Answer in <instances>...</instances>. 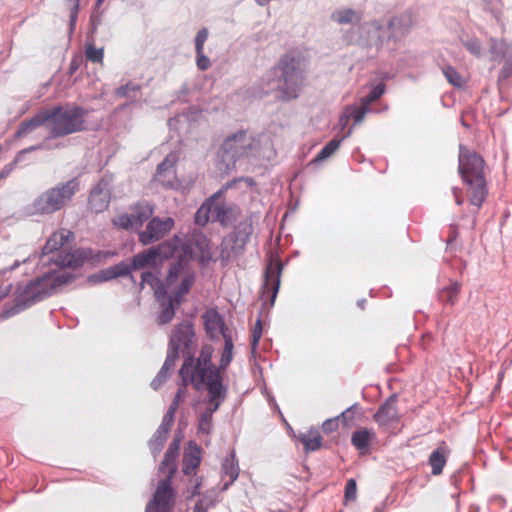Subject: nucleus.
Wrapping results in <instances>:
<instances>
[{
    "mask_svg": "<svg viewBox=\"0 0 512 512\" xmlns=\"http://www.w3.org/2000/svg\"><path fill=\"white\" fill-rule=\"evenodd\" d=\"M398 409L396 407V397H390L384 404H382L374 415L375 421L381 426L390 425L392 422L398 420Z\"/></svg>",
    "mask_w": 512,
    "mask_h": 512,
    "instance_id": "nucleus-24",
    "label": "nucleus"
},
{
    "mask_svg": "<svg viewBox=\"0 0 512 512\" xmlns=\"http://www.w3.org/2000/svg\"><path fill=\"white\" fill-rule=\"evenodd\" d=\"M194 281H195L194 273H187L183 277L179 288L177 289V291L175 292V294L173 296L175 298V301L177 304H180L182 296L185 295L186 293H188V291L190 290Z\"/></svg>",
    "mask_w": 512,
    "mask_h": 512,
    "instance_id": "nucleus-44",
    "label": "nucleus"
},
{
    "mask_svg": "<svg viewBox=\"0 0 512 512\" xmlns=\"http://www.w3.org/2000/svg\"><path fill=\"white\" fill-rule=\"evenodd\" d=\"M73 236L74 234L67 229H60L54 232L43 247L42 253L39 256L40 262L43 265L54 262L59 268H76L82 265L84 261L88 259V253L83 249H77L66 254H59L56 257L49 256L68 243Z\"/></svg>",
    "mask_w": 512,
    "mask_h": 512,
    "instance_id": "nucleus-10",
    "label": "nucleus"
},
{
    "mask_svg": "<svg viewBox=\"0 0 512 512\" xmlns=\"http://www.w3.org/2000/svg\"><path fill=\"white\" fill-rule=\"evenodd\" d=\"M460 42L462 46L475 57L480 58L483 55L484 48L478 38L464 35L460 37Z\"/></svg>",
    "mask_w": 512,
    "mask_h": 512,
    "instance_id": "nucleus-37",
    "label": "nucleus"
},
{
    "mask_svg": "<svg viewBox=\"0 0 512 512\" xmlns=\"http://www.w3.org/2000/svg\"><path fill=\"white\" fill-rule=\"evenodd\" d=\"M178 407H179V403H178L177 401H174V400H173V402L171 403V405H170V407H169L168 411H169V412H172V413H174V414H175V413H176V411H177V409H178Z\"/></svg>",
    "mask_w": 512,
    "mask_h": 512,
    "instance_id": "nucleus-64",
    "label": "nucleus"
},
{
    "mask_svg": "<svg viewBox=\"0 0 512 512\" xmlns=\"http://www.w3.org/2000/svg\"><path fill=\"white\" fill-rule=\"evenodd\" d=\"M114 273L112 270V267L105 269L97 274L91 275L88 280L90 282L99 283V282H105L114 279Z\"/></svg>",
    "mask_w": 512,
    "mask_h": 512,
    "instance_id": "nucleus-50",
    "label": "nucleus"
},
{
    "mask_svg": "<svg viewBox=\"0 0 512 512\" xmlns=\"http://www.w3.org/2000/svg\"><path fill=\"white\" fill-rule=\"evenodd\" d=\"M183 398H184V390L182 388H180L174 397V401H177L180 404V402L183 400Z\"/></svg>",
    "mask_w": 512,
    "mask_h": 512,
    "instance_id": "nucleus-63",
    "label": "nucleus"
},
{
    "mask_svg": "<svg viewBox=\"0 0 512 512\" xmlns=\"http://www.w3.org/2000/svg\"><path fill=\"white\" fill-rule=\"evenodd\" d=\"M351 116H352V113H348L346 110L341 115V117L339 118V122H338V125L341 128V130H343L347 126Z\"/></svg>",
    "mask_w": 512,
    "mask_h": 512,
    "instance_id": "nucleus-60",
    "label": "nucleus"
},
{
    "mask_svg": "<svg viewBox=\"0 0 512 512\" xmlns=\"http://www.w3.org/2000/svg\"><path fill=\"white\" fill-rule=\"evenodd\" d=\"M308 67L307 58L298 51H291L279 60L277 69L280 71L278 78L271 79L267 75V88H263L262 93L268 94L276 90L283 101H290L298 98L301 89L306 80V71Z\"/></svg>",
    "mask_w": 512,
    "mask_h": 512,
    "instance_id": "nucleus-1",
    "label": "nucleus"
},
{
    "mask_svg": "<svg viewBox=\"0 0 512 512\" xmlns=\"http://www.w3.org/2000/svg\"><path fill=\"white\" fill-rule=\"evenodd\" d=\"M74 280L75 275L72 272L62 269L52 270L43 274L26 285L17 297L16 305L9 312L8 316L19 313L36 302L58 293Z\"/></svg>",
    "mask_w": 512,
    "mask_h": 512,
    "instance_id": "nucleus-3",
    "label": "nucleus"
},
{
    "mask_svg": "<svg viewBox=\"0 0 512 512\" xmlns=\"http://www.w3.org/2000/svg\"><path fill=\"white\" fill-rule=\"evenodd\" d=\"M175 248L167 244H162L159 247H152L148 250L136 254L132 259V267L134 270L144 268L149 265L156 264L157 258H168L173 255Z\"/></svg>",
    "mask_w": 512,
    "mask_h": 512,
    "instance_id": "nucleus-18",
    "label": "nucleus"
},
{
    "mask_svg": "<svg viewBox=\"0 0 512 512\" xmlns=\"http://www.w3.org/2000/svg\"><path fill=\"white\" fill-rule=\"evenodd\" d=\"M152 213L153 209L148 203L137 204L132 213L136 227H141L142 224L151 217Z\"/></svg>",
    "mask_w": 512,
    "mask_h": 512,
    "instance_id": "nucleus-41",
    "label": "nucleus"
},
{
    "mask_svg": "<svg viewBox=\"0 0 512 512\" xmlns=\"http://www.w3.org/2000/svg\"><path fill=\"white\" fill-rule=\"evenodd\" d=\"M207 390V401L205 410L199 415L197 432L202 435H210L213 428V414L219 409L227 397L228 387L226 385H214L211 383Z\"/></svg>",
    "mask_w": 512,
    "mask_h": 512,
    "instance_id": "nucleus-11",
    "label": "nucleus"
},
{
    "mask_svg": "<svg viewBox=\"0 0 512 512\" xmlns=\"http://www.w3.org/2000/svg\"><path fill=\"white\" fill-rule=\"evenodd\" d=\"M360 18V13L351 8L338 9L331 15V19L341 25L358 22Z\"/></svg>",
    "mask_w": 512,
    "mask_h": 512,
    "instance_id": "nucleus-36",
    "label": "nucleus"
},
{
    "mask_svg": "<svg viewBox=\"0 0 512 512\" xmlns=\"http://www.w3.org/2000/svg\"><path fill=\"white\" fill-rule=\"evenodd\" d=\"M47 117L43 110L33 116L30 120L23 122L16 131L14 138L20 139L27 137L41 127L46 128Z\"/></svg>",
    "mask_w": 512,
    "mask_h": 512,
    "instance_id": "nucleus-28",
    "label": "nucleus"
},
{
    "mask_svg": "<svg viewBox=\"0 0 512 512\" xmlns=\"http://www.w3.org/2000/svg\"><path fill=\"white\" fill-rule=\"evenodd\" d=\"M209 36L207 28L200 29L194 39L196 52V66L200 71H206L211 67V61L204 53V44Z\"/></svg>",
    "mask_w": 512,
    "mask_h": 512,
    "instance_id": "nucleus-25",
    "label": "nucleus"
},
{
    "mask_svg": "<svg viewBox=\"0 0 512 512\" xmlns=\"http://www.w3.org/2000/svg\"><path fill=\"white\" fill-rule=\"evenodd\" d=\"M459 172L468 186L470 203L480 207L487 196L483 159L475 152L460 146Z\"/></svg>",
    "mask_w": 512,
    "mask_h": 512,
    "instance_id": "nucleus-6",
    "label": "nucleus"
},
{
    "mask_svg": "<svg viewBox=\"0 0 512 512\" xmlns=\"http://www.w3.org/2000/svg\"><path fill=\"white\" fill-rule=\"evenodd\" d=\"M281 271L282 265L279 262H271L265 271L263 288L265 292H271L272 303L274 302L279 290Z\"/></svg>",
    "mask_w": 512,
    "mask_h": 512,
    "instance_id": "nucleus-23",
    "label": "nucleus"
},
{
    "mask_svg": "<svg viewBox=\"0 0 512 512\" xmlns=\"http://www.w3.org/2000/svg\"><path fill=\"white\" fill-rule=\"evenodd\" d=\"M112 270L115 278L120 276L130 275L131 271L134 270L132 267V263L120 262L114 266H112Z\"/></svg>",
    "mask_w": 512,
    "mask_h": 512,
    "instance_id": "nucleus-51",
    "label": "nucleus"
},
{
    "mask_svg": "<svg viewBox=\"0 0 512 512\" xmlns=\"http://www.w3.org/2000/svg\"><path fill=\"white\" fill-rule=\"evenodd\" d=\"M175 414L172 412L167 411L162 419L161 425L171 428L173 422H174Z\"/></svg>",
    "mask_w": 512,
    "mask_h": 512,
    "instance_id": "nucleus-59",
    "label": "nucleus"
},
{
    "mask_svg": "<svg viewBox=\"0 0 512 512\" xmlns=\"http://www.w3.org/2000/svg\"><path fill=\"white\" fill-rule=\"evenodd\" d=\"M178 159V154L176 152H171L157 167L154 180L164 188H177L179 185L176 172L174 170V165Z\"/></svg>",
    "mask_w": 512,
    "mask_h": 512,
    "instance_id": "nucleus-14",
    "label": "nucleus"
},
{
    "mask_svg": "<svg viewBox=\"0 0 512 512\" xmlns=\"http://www.w3.org/2000/svg\"><path fill=\"white\" fill-rule=\"evenodd\" d=\"M345 497L347 500H354L356 498V481L349 479L345 487Z\"/></svg>",
    "mask_w": 512,
    "mask_h": 512,
    "instance_id": "nucleus-57",
    "label": "nucleus"
},
{
    "mask_svg": "<svg viewBox=\"0 0 512 512\" xmlns=\"http://www.w3.org/2000/svg\"><path fill=\"white\" fill-rule=\"evenodd\" d=\"M79 190V181L74 178L65 183L51 187L29 204L27 213L33 215H50L63 209Z\"/></svg>",
    "mask_w": 512,
    "mask_h": 512,
    "instance_id": "nucleus-7",
    "label": "nucleus"
},
{
    "mask_svg": "<svg viewBox=\"0 0 512 512\" xmlns=\"http://www.w3.org/2000/svg\"><path fill=\"white\" fill-rule=\"evenodd\" d=\"M269 146L270 141L267 137L254 136L240 130L228 136L222 143L218 153V170L227 174L235 169L238 160L265 158V149Z\"/></svg>",
    "mask_w": 512,
    "mask_h": 512,
    "instance_id": "nucleus-2",
    "label": "nucleus"
},
{
    "mask_svg": "<svg viewBox=\"0 0 512 512\" xmlns=\"http://www.w3.org/2000/svg\"><path fill=\"white\" fill-rule=\"evenodd\" d=\"M41 148H42L41 145H33V146H30L28 148H25V149L21 150L17 154V156L15 157L14 161L12 163H9V164L5 165L3 167V169L0 171V179L3 180V179L8 177L12 173V171L15 168V165L21 160V157H22L23 154L28 153V152H32V151H35V150H39Z\"/></svg>",
    "mask_w": 512,
    "mask_h": 512,
    "instance_id": "nucleus-43",
    "label": "nucleus"
},
{
    "mask_svg": "<svg viewBox=\"0 0 512 512\" xmlns=\"http://www.w3.org/2000/svg\"><path fill=\"white\" fill-rule=\"evenodd\" d=\"M388 30V40L398 41L410 32L415 24L411 11H405L385 22Z\"/></svg>",
    "mask_w": 512,
    "mask_h": 512,
    "instance_id": "nucleus-17",
    "label": "nucleus"
},
{
    "mask_svg": "<svg viewBox=\"0 0 512 512\" xmlns=\"http://www.w3.org/2000/svg\"><path fill=\"white\" fill-rule=\"evenodd\" d=\"M184 259H195L205 264L211 259L208 240L202 234H194L183 246Z\"/></svg>",
    "mask_w": 512,
    "mask_h": 512,
    "instance_id": "nucleus-16",
    "label": "nucleus"
},
{
    "mask_svg": "<svg viewBox=\"0 0 512 512\" xmlns=\"http://www.w3.org/2000/svg\"><path fill=\"white\" fill-rule=\"evenodd\" d=\"M204 326L207 335L211 339L224 338V334H230L225 326L222 316L215 309H208L203 315Z\"/></svg>",
    "mask_w": 512,
    "mask_h": 512,
    "instance_id": "nucleus-21",
    "label": "nucleus"
},
{
    "mask_svg": "<svg viewBox=\"0 0 512 512\" xmlns=\"http://www.w3.org/2000/svg\"><path fill=\"white\" fill-rule=\"evenodd\" d=\"M175 355V352L167 353V357L162 368L151 382V387L154 390H157L163 384V382L167 379L168 371L175 366Z\"/></svg>",
    "mask_w": 512,
    "mask_h": 512,
    "instance_id": "nucleus-33",
    "label": "nucleus"
},
{
    "mask_svg": "<svg viewBox=\"0 0 512 512\" xmlns=\"http://www.w3.org/2000/svg\"><path fill=\"white\" fill-rule=\"evenodd\" d=\"M174 226V220L171 217L165 219L153 218L148 223L146 229L139 233V241L148 245L163 238Z\"/></svg>",
    "mask_w": 512,
    "mask_h": 512,
    "instance_id": "nucleus-12",
    "label": "nucleus"
},
{
    "mask_svg": "<svg viewBox=\"0 0 512 512\" xmlns=\"http://www.w3.org/2000/svg\"><path fill=\"white\" fill-rule=\"evenodd\" d=\"M182 269L183 260L173 263L169 268L166 284L160 281L152 272H143L141 275V288L145 285H149L154 291L156 299L160 302L161 311L158 316V322L160 324H167L174 318L176 307L179 304L176 303L174 297L166 298V286H171L174 283Z\"/></svg>",
    "mask_w": 512,
    "mask_h": 512,
    "instance_id": "nucleus-8",
    "label": "nucleus"
},
{
    "mask_svg": "<svg viewBox=\"0 0 512 512\" xmlns=\"http://www.w3.org/2000/svg\"><path fill=\"white\" fill-rule=\"evenodd\" d=\"M224 349L221 355L220 364L218 368H220V372L223 374V371L227 368V366L231 363L233 359V341L230 334H224Z\"/></svg>",
    "mask_w": 512,
    "mask_h": 512,
    "instance_id": "nucleus-38",
    "label": "nucleus"
},
{
    "mask_svg": "<svg viewBox=\"0 0 512 512\" xmlns=\"http://www.w3.org/2000/svg\"><path fill=\"white\" fill-rule=\"evenodd\" d=\"M194 336L193 326L190 322L185 321L173 330L168 352H175V361L179 357V351L182 347H188Z\"/></svg>",
    "mask_w": 512,
    "mask_h": 512,
    "instance_id": "nucleus-19",
    "label": "nucleus"
},
{
    "mask_svg": "<svg viewBox=\"0 0 512 512\" xmlns=\"http://www.w3.org/2000/svg\"><path fill=\"white\" fill-rule=\"evenodd\" d=\"M261 336H262V325H261V320L258 319L253 328V331H252V339H251L252 351L256 350Z\"/></svg>",
    "mask_w": 512,
    "mask_h": 512,
    "instance_id": "nucleus-53",
    "label": "nucleus"
},
{
    "mask_svg": "<svg viewBox=\"0 0 512 512\" xmlns=\"http://www.w3.org/2000/svg\"><path fill=\"white\" fill-rule=\"evenodd\" d=\"M213 352L214 349L211 345H204L197 359L193 357L185 359L179 371L183 386L191 384L199 391L209 388L211 383L216 386L224 385L220 368L212 363Z\"/></svg>",
    "mask_w": 512,
    "mask_h": 512,
    "instance_id": "nucleus-4",
    "label": "nucleus"
},
{
    "mask_svg": "<svg viewBox=\"0 0 512 512\" xmlns=\"http://www.w3.org/2000/svg\"><path fill=\"white\" fill-rule=\"evenodd\" d=\"M251 230V226L245 224L242 229L239 228L236 232L225 237L221 244V258L228 260L232 255L242 250L251 234Z\"/></svg>",
    "mask_w": 512,
    "mask_h": 512,
    "instance_id": "nucleus-13",
    "label": "nucleus"
},
{
    "mask_svg": "<svg viewBox=\"0 0 512 512\" xmlns=\"http://www.w3.org/2000/svg\"><path fill=\"white\" fill-rule=\"evenodd\" d=\"M180 450V439L175 438L169 445L159 470L168 475L165 479L159 481L153 498L146 506L145 512H172L175 503V491L171 486L172 477L175 473V460Z\"/></svg>",
    "mask_w": 512,
    "mask_h": 512,
    "instance_id": "nucleus-5",
    "label": "nucleus"
},
{
    "mask_svg": "<svg viewBox=\"0 0 512 512\" xmlns=\"http://www.w3.org/2000/svg\"><path fill=\"white\" fill-rule=\"evenodd\" d=\"M169 430H170V428L165 427V426L160 424V426L158 427V429L154 433V435L159 437V443H158V446L156 447L157 451H160L162 449L163 444H164V442L166 440V437H167V434H168Z\"/></svg>",
    "mask_w": 512,
    "mask_h": 512,
    "instance_id": "nucleus-55",
    "label": "nucleus"
},
{
    "mask_svg": "<svg viewBox=\"0 0 512 512\" xmlns=\"http://www.w3.org/2000/svg\"><path fill=\"white\" fill-rule=\"evenodd\" d=\"M222 195V190H219L213 196H211L205 203L201 205V207L197 210L195 214V222L198 225L204 226L209 221H215L214 218V210H215V200Z\"/></svg>",
    "mask_w": 512,
    "mask_h": 512,
    "instance_id": "nucleus-29",
    "label": "nucleus"
},
{
    "mask_svg": "<svg viewBox=\"0 0 512 512\" xmlns=\"http://www.w3.org/2000/svg\"><path fill=\"white\" fill-rule=\"evenodd\" d=\"M80 0H67V5L70 10V29L73 30L76 24L78 12H79Z\"/></svg>",
    "mask_w": 512,
    "mask_h": 512,
    "instance_id": "nucleus-52",
    "label": "nucleus"
},
{
    "mask_svg": "<svg viewBox=\"0 0 512 512\" xmlns=\"http://www.w3.org/2000/svg\"><path fill=\"white\" fill-rule=\"evenodd\" d=\"M363 30L368 35V42L377 49L383 47L384 43L389 41L387 26L383 20H373L366 23Z\"/></svg>",
    "mask_w": 512,
    "mask_h": 512,
    "instance_id": "nucleus-22",
    "label": "nucleus"
},
{
    "mask_svg": "<svg viewBox=\"0 0 512 512\" xmlns=\"http://www.w3.org/2000/svg\"><path fill=\"white\" fill-rule=\"evenodd\" d=\"M385 92V85L383 83H379L376 86H374L368 95L363 97L361 99L362 102L365 103V105L370 106L371 103L378 100Z\"/></svg>",
    "mask_w": 512,
    "mask_h": 512,
    "instance_id": "nucleus-49",
    "label": "nucleus"
},
{
    "mask_svg": "<svg viewBox=\"0 0 512 512\" xmlns=\"http://www.w3.org/2000/svg\"><path fill=\"white\" fill-rule=\"evenodd\" d=\"M460 289L461 284L459 282H453L439 292V298L441 301L453 305L457 300Z\"/></svg>",
    "mask_w": 512,
    "mask_h": 512,
    "instance_id": "nucleus-42",
    "label": "nucleus"
},
{
    "mask_svg": "<svg viewBox=\"0 0 512 512\" xmlns=\"http://www.w3.org/2000/svg\"><path fill=\"white\" fill-rule=\"evenodd\" d=\"M352 134V128H350L341 138H334L329 141L313 159V162H321L330 158L340 147L342 141L348 138Z\"/></svg>",
    "mask_w": 512,
    "mask_h": 512,
    "instance_id": "nucleus-31",
    "label": "nucleus"
},
{
    "mask_svg": "<svg viewBox=\"0 0 512 512\" xmlns=\"http://www.w3.org/2000/svg\"><path fill=\"white\" fill-rule=\"evenodd\" d=\"M442 73L445 76L446 80L457 88H462L466 84V79L463 75H461L454 67L451 65H443Z\"/></svg>",
    "mask_w": 512,
    "mask_h": 512,
    "instance_id": "nucleus-40",
    "label": "nucleus"
},
{
    "mask_svg": "<svg viewBox=\"0 0 512 512\" xmlns=\"http://www.w3.org/2000/svg\"><path fill=\"white\" fill-rule=\"evenodd\" d=\"M158 443H159V437H157L156 435H153L152 439L150 440L149 445H150V449L154 455L159 452L156 450Z\"/></svg>",
    "mask_w": 512,
    "mask_h": 512,
    "instance_id": "nucleus-61",
    "label": "nucleus"
},
{
    "mask_svg": "<svg viewBox=\"0 0 512 512\" xmlns=\"http://www.w3.org/2000/svg\"><path fill=\"white\" fill-rule=\"evenodd\" d=\"M500 6H501V5H500V3H498V2L496 1V2H494V3L492 4L491 9L489 10V13H490L491 17H492L493 19H495V21H496L497 23H500V22H501V8H500Z\"/></svg>",
    "mask_w": 512,
    "mask_h": 512,
    "instance_id": "nucleus-58",
    "label": "nucleus"
},
{
    "mask_svg": "<svg viewBox=\"0 0 512 512\" xmlns=\"http://www.w3.org/2000/svg\"><path fill=\"white\" fill-rule=\"evenodd\" d=\"M47 117L46 129L50 135L46 139L61 137L81 131L84 127L86 110L76 106L56 107L43 110Z\"/></svg>",
    "mask_w": 512,
    "mask_h": 512,
    "instance_id": "nucleus-9",
    "label": "nucleus"
},
{
    "mask_svg": "<svg viewBox=\"0 0 512 512\" xmlns=\"http://www.w3.org/2000/svg\"><path fill=\"white\" fill-rule=\"evenodd\" d=\"M490 53L492 60L505 62L502 75L504 77L510 76L512 73V41L508 43L502 40L491 39Z\"/></svg>",
    "mask_w": 512,
    "mask_h": 512,
    "instance_id": "nucleus-20",
    "label": "nucleus"
},
{
    "mask_svg": "<svg viewBox=\"0 0 512 512\" xmlns=\"http://www.w3.org/2000/svg\"><path fill=\"white\" fill-rule=\"evenodd\" d=\"M141 86L134 82H128L125 85L120 86L116 90V95L118 97H125L129 99H134L137 96V93L140 91Z\"/></svg>",
    "mask_w": 512,
    "mask_h": 512,
    "instance_id": "nucleus-46",
    "label": "nucleus"
},
{
    "mask_svg": "<svg viewBox=\"0 0 512 512\" xmlns=\"http://www.w3.org/2000/svg\"><path fill=\"white\" fill-rule=\"evenodd\" d=\"M298 438L304 445L306 452L316 451L322 444V437L317 430H309L306 433L300 434Z\"/></svg>",
    "mask_w": 512,
    "mask_h": 512,
    "instance_id": "nucleus-34",
    "label": "nucleus"
},
{
    "mask_svg": "<svg viewBox=\"0 0 512 512\" xmlns=\"http://www.w3.org/2000/svg\"><path fill=\"white\" fill-rule=\"evenodd\" d=\"M85 56L90 62L102 63L104 50L103 48H95L93 44H88L86 46Z\"/></svg>",
    "mask_w": 512,
    "mask_h": 512,
    "instance_id": "nucleus-47",
    "label": "nucleus"
},
{
    "mask_svg": "<svg viewBox=\"0 0 512 512\" xmlns=\"http://www.w3.org/2000/svg\"><path fill=\"white\" fill-rule=\"evenodd\" d=\"M346 111L348 113H352L351 118L354 120V125H358L364 120L366 114L370 112L371 109L370 106L365 105V103L361 101V105L359 107L349 106L346 108Z\"/></svg>",
    "mask_w": 512,
    "mask_h": 512,
    "instance_id": "nucleus-45",
    "label": "nucleus"
},
{
    "mask_svg": "<svg viewBox=\"0 0 512 512\" xmlns=\"http://www.w3.org/2000/svg\"><path fill=\"white\" fill-rule=\"evenodd\" d=\"M374 438L375 432L373 430L362 428L353 432L351 442L358 450H365Z\"/></svg>",
    "mask_w": 512,
    "mask_h": 512,
    "instance_id": "nucleus-32",
    "label": "nucleus"
},
{
    "mask_svg": "<svg viewBox=\"0 0 512 512\" xmlns=\"http://www.w3.org/2000/svg\"><path fill=\"white\" fill-rule=\"evenodd\" d=\"M110 198L111 180L108 178H103L90 192L88 200L90 210L95 213H101L105 211L109 206Z\"/></svg>",
    "mask_w": 512,
    "mask_h": 512,
    "instance_id": "nucleus-15",
    "label": "nucleus"
},
{
    "mask_svg": "<svg viewBox=\"0 0 512 512\" xmlns=\"http://www.w3.org/2000/svg\"><path fill=\"white\" fill-rule=\"evenodd\" d=\"M132 214H122L113 219V224L124 229H138Z\"/></svg>",
    "mask_w": 512,
    "mask_h": 512,
    "instance_id": "nucleus-48",
    "label": "nucleus"
},
{
    "mask_svg": "<svg viewBox=\"0 0 512 512\" xmlns=\"http://www.w3.org/2000/svg\"><path fill=\"white\" fill-rule=\"evenodd\" d=\"M213 504L212 498L204 495L198 502L195 504L193 512H207L209 506Z\"/></svg>",
    "mask_w": 512,
    "mask_h": 512,
    "instance_id": "nucleus-54",
    "label": "nucleus"
},
{
    "mask_svg": "<svg viewBox=\"0 0 512 512\" xmlns=\"http://www.w3.org/2000/svg\"><path fill=\"white\" fill-rule=\"evenodd\" d=\"M201 463V449L193 442L189 443L187 450L183 457V473L185 475H192Z\"/></svg>",
    "mask_w": 512,
    "mask_h": 512,
    "instance_id": "nucleus-27",
    "label": "nucleus"
},
{
    "mask_svg": "<svg viewBox=\"0 0 512 512\" xmlns=\"http://www.w3.org/2000/svg\"><path fill=\"white\" fill-rule=\"evenodd\" d=\"M446 455L447 451L444 446H439L431 453L429 457V464L432 467L433 475H439L442 473L443 468L446 464Z\"/></svg>",
    "mask_w": 512,
    "mask_h": 512,
    "instance_id": "nucleus-35",
    "label": "nucleus"
},
{
    "mask_svg": "<svg viewBox=\"0 0 512 512\" xmlns=\"http://www.w3.org/2000/svg\"><path fill=\"white\" fill-rule=\"evenodd\" d=\"M201 481L197 480L194 484L191 491H189L190 495L188 497H194L200 493Z\"/></svg>",
    "mask_w": 512,
    "mask_h": 512,
    "instance_id": "nucleus-62",
    "label": "nucleus"
},
{
    "mask_svg": "<svg viewBox=\"0 0 512 512\" xmlns=\"http://www.w3.org/2000/svg\"><path fill=\"white\" fill-rule=\"evenodd\" d=\"M239 182H245L248 186H253L255 185V181L253 178L251 177H240L238 179H234L230 182H227L225 186L222 187V194L224 193V191H226L227 189L229 188H232L234 187L237 183Z\"/></svg>",
    "mask_w": 512,
    "mask_h": 512,
    "instance_id": "nucleus-56",
    "label": "nucleus"
},
{
    "mask_svg": "<svg viewBox=\"0 0 512 512\" xmlns=\"http://www.w3.org/2000/svg\"><path fill=\"white\" fill-rule=\"evenodd\" d=\"M222 472L223 477H229V481L225 482L222 487V490H227L239 475V465L234 451L224 459L222 463Z\"/></svg>",
    "mask_w": 512,
    "mask_h": 512,
    "instance_id": "nucleus-30",
    "label": "nucleus"
},
{
    "mask_svg": "<svg viewBox=\"0 0 512 512\" xmlns=\"http://www.w3.org/2000/svg\"><path fill=\"white\" fill-rule=\"evenodd\" d=\"M240 213L235 204H217L215 202L214 218L224 226L232 225Z\"/></svg>",
    "mask_w": 512,
    "mask_h": 512,
    "instance_id": "nucleus-26",
    "label": "nucleus"
},
{
    "mask_svg": "<svg viewBox=\"0 0 512 512\" xmlns=\"http://www.w3.org/2000/svg\"><path fill=\"white\" fill-rule=\"evenodd\" d=\"M356 406V404L350 406L345 411H343L339 417L327 419L326 421H324V423L322 424L323 431L325 433H331L335 431L338 428L339 418H342L343 422L347 424L348 421L352 420V416H350V413L354 408H356Z\"/></svg>",
    "mask_w": 512,
    "mask_h": 512,
    "instance_id": "nucleus-39",
    "label": "nucleus"
}]
</instances>
